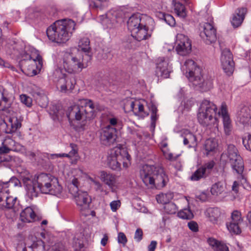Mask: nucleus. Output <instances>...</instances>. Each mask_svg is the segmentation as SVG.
I'll return each mask as SVG.
<instances>
[{"label": "nucleus", "instance_id": "1", "mask_svg": "<svg viewBox=\"0 0 251 251\" xmlns=\"http://www.w3.org/2000/svg\"><path fill=\"white\" fill-rule=\"evenodd\" d=\"M66 182L70 194L73 196L78 209L82 215L87 216L90 214L89 208L91 199L86 192L80 191L79 187L86 178V176L80 174H66Z\"/></svg>", "mask_w": 251, "mask_h": 251}, {"label": "nucleus", "instance_id": "2", "mask_svg": "<svg viewBox=\"0 0 251 251\" xmlns=\"http://www.w3.org/2000/svg\"><path fill=\"white\" fill-rule=\"evenodd\" d=\"M91 59V56L89 54L83 53L78 50H75L72 52L64 53L62 65L67 73L77 74L88 66V63Z\"/></svg>", "mask_w": 251, "mask_h": 251}, {"label": "nucleus", "instance_id": "3", "mask_svg": "<svg viewBox=\"0 0 251 251\" xmlns=\"http://www.w3.org/2000/svg\"><path fill=\"white\" fill-rule=\"evenodd\" d=\"M75 24L71 19L57 21L47 29V34L52 42L58 44L67 41L75 30Z\"/></svg>", "mask_w": 251, "mask_h": 251}, {"label": "nucleus", "instance_id": "4", "mask_svg": "<svg viewBox=\"0 0 251 251\" xmlns=\"http://www.w3.org/2000/svg\"><path fill=\"white\" fill-rule=\"evenodd\" d=\"M182 68L185 71L186 76L194 85L199 87L203 91L208 90L212 87V80L203 77L202 70L194 60H186Z\"/></svg>", "mask_w": 251, "mask_h": 251}, {"label": "nucleus", "instance_id": "5", "mask_svg": "<svg viewBox=\"0 0 251 251\" xmlns=\"http://www.w3.org/2000/svg\"><path fill=\"white\" fill-rule=\"evenodd\" d=\"M33 176L36 177L37 188L42 193L58 196L62 193V186L57 177L52 174H37Z\"/></svg>", "mask_w": 251, "mask_h": 251}, {"label": "nucleus", "instance_id": "6", "mask_svg": "<svg viewBox=\"0 0 251 251\" xmlns=\"http://www.w3.org/2000/svg\"><path fill=\"white\" fill-rule=\"evenodd\" d=\"M130 158L131 157L126 149L120 145L109 151L107 158V164L111 169L119 171L121 163H123L124 168H127L128 166Z\"/></svg>", "mask_w": 251, "mask_h": 251}, {"label": "nucleus", "instance_id": "7", "mask_svg": "<svg viewBox=\"0 0 251 251\" xmlns=\"http://www.w3.org/2000/svg\"><path fill=\"white\" fill-rule=\"evenodd\" d=\"M217 107L212 101L204 100L200 104L198 113L199 123L203 126L217 125Z\"/></svg>", "mask_w": 251, "mask_h": 251}, {"label": "nucleus", "instance_id": "8", "mask_svg": "<svg viewBox=\"0 0 251 251\" xmlns=\"http://www.w3.org/2000/svg\"><path fill=\"white\" fill-rule=\"evenodd\" d=\"M91 113H87L86 109L78 101L77 104L71 106L68 108L66 115L68 119L80 122L77 126L79 130H84L87 124V121L91 119Z\"/></svg>", "mask_w": 251, "mask_h": 251}, {"label": "nucleus", "instance_id": "9", "mask_svg": "<svg viewBox=\"0 0 251 251\" xmlns=\"http://www.w3.org/2000/svg\"><path fill=\"white\" fill-rule=\"evenodd\" d=\"M26 57V58H24L21 61L23 71L28 76L36 75V69L40 70L42 65L41 56L37 53L35 57H34L33 54H27Z\"/></svg>", "mask_w": 251, "mask_h": 251}, {"label": "nucleus", "instance_id": "10", "mask_svg": "<svg viewBox=\"0 0 251 251\" xmlns=\"http://www.w3.org/2000/svg\"><path fill=\"white\" fill-rule=\"evenodd\" d=\"M141 177L146 186L158 189L165 187L169 180L166 174H142Z\"/></svg>", "mask_w": 251, "mask_h": 251}, {"label": "nucleus", "instance_id": "11", "mask_svg": "<svg viewBox=\"0 0 251 251\" xmlns=\"http://www.w3.org/2000/svg\"><path fill=\"white\" fill-rule=\"evenodd\" d=\"M175 45L176 50L180 55H186L191 51V42L188 36L183 34H177Z\"/></svg>", "mask_w": 251, "mask_h": 251}, {"label": "nucleus", "instance_id": "12", "mask_svg": "<svg viewBox=\"0 0 251 251\" xmlns=\"http://www.w3.org/2000/svg\"><path fill=\"white\" fill-rule=\"evenodd\" d=\"M23 181L25 187L27 196L30 199L37 197L39 190L37 188L36 177L32 174H26L23 177Z\"/></svg>", "mask_w": 251, "mask_h": 251}, {"label": "nucleus", "instance_id": "13", "mask_svg": "<svg viewBox=\"0 0 251 251\" xmlns=\"http://www.w3.org/2000/svg\"><path fill=\"white\" fill-rule=\"evenodd\" d=\"M170 60L168 57H159L157 60L155 75L158 79L167 78L172 71Z\"/></svg>", "mask_w": 251, "mask_h": 251}, {"label": "nucleus", "instance_id": "14", "mask_svg": "<svg viewBox=\"0 0 251 251\" xmlns=\"http://www.w3.org/2000/svg\"><path fill=\"white\" fill-rule=\"evenodd\" d=\"M221 62L224 72L228 75H231L234 70V62L232 54L229 49H225L222 50Z\"/></svg>", "mask_w": 251, "mask_h": 251}, {"label": "nucleus", "instance_id": "15", "mask_svg": "<svg viewBox=\"0 0 251 251\" xmlns=\"http://www.w3.org/2000/svg\"><path fill=\"white\" fill-rule=\"evenodd\" d=\"M116 128L110 126V125L102 128L100 135L101 143L105 146H110L114 143L116 140Z\"/></svg>", "mask_w": 251, "mask_h": 251}, {"label": "nucleus", "instance_id": "16", "mask_svg": "<svg viewBox=\"0 0 251 251\" xmlns=\"http://www.w3.org/2000/svg\"><path fill=\"white\" fill-rule=\"evenodd\" d=\"M241 213L238 210L233 211L231 215L230 221L226 223V227L231 233L239 234L241 232L240 225L243 222Z\"/></svg>", "mask_w": 251, "mask_h": 251}, {"label": "nucleus", "instance_id": "17", "mask_svg": "<svg viewBox=\"0 0 251 251\" xmlns=\"http://www.w3.org/2000/svg\"><path fill=\"white\" fill-rule=\"evenodd\" d=\"M202 30L200 32V36L207 44L215 43L217 40L216 31L213 25L208 23H204L201 26Z\"/></svg>", "mask_w": 251, "mask_h": 251}, {"label": "nucleus", "instance_id": "18", "mask_svg": "<svg viewBox=\"0 0 251 251\" xmlns=\"http://www.w3.org/2000/svg\"><path fill=\"white\" fill-rule=\"evenodd\" d=\"M151 21L149 17L141 16L140 14H134L132 15L127 21V27L131 34L135 33L139 27L144 26V24L147 21Z\"/></svg>", "mask_w": 251, "mask_h": 251}, {"label": "nucleus", "instance_id": "19", "mask_svg": "<svg viewBox=\"0 0 251 251\" xmlns=\"http://www.w3.org/2000/svg\"><path fill=\"white\" fill-rule=\"evenodd\" d=\"M75 83V79L73 76L63 74L62 76L57 80L56 86L60 89L61 92L65 93L73 90Z\"/></svg>", "mask_w": 251, "mask_h": 251}, {"label": "nucleus", "instance_id": "20", "mask_svg": "<svg viewBox=\"0 0 251 251\" xmlns=\"http://www.w3.org/2000/svg\"><path fill=\"white\" fill-rule=\"evenodd\" d=\"M218 115H221L222 116L225 134L226 135H230L232 130V126L231 120L227 114L226 105L225 103L222 104L220 110L218 112Z\"/></svg>", "mask_w": 251, "mask_h": 251}, {"label": "nucleus", "instance_id": "21", "mask_svg": "<svg viewBox=\"0 0 251 251\" xmlns=\"http://www.w3.org/2000/svg\"><path fill=\"white\" fill-rule=\"evenodd\" d=\"M237 121L244 126L251 125V108L243 106L237 114Z\"/></svg>", "mask_w": 251, "mask_h": 251}, {"label": "nucleus", "instance_id": "22", "mask_svg": "<svg viewBox=\"0 0 251 251\" xmlns=\"http://www.w3.org/2000/svg\"><path fill=\"white\" fill-rule=\"evenodd\" d=\"M143 25L144 26H141L135 31V33L131 34L133 38L139 41L148 39L151 36V32L149 31L147 22Z\"/></svg>", "mask_w": 251, "mask_h": 251}, {"label": "nucleus", "instance_id": "23", "mask_svg": "<svg viewBox=\"0 0 251 251\" xmlns=\"http://www.w3.org/2000/svg\"><path fill=\"white\" fill-rule=\"evenodd\" d=\"M237 157H241V156L238 154V151L235 146L231 144L228 146L226 151L222 154L221 160L225 161L226 158H227L230 161H231L237 159Z\"/></svg>", "mask_w": 251, "mask_h": 251}, {"label": "nucleus", "instance_id": "24", "mask_svg": "<svg viewBox=\"0 0 251 251\" xmlns=\"http://www.w3.org/2000/svg\"><path fill=\"white\" fill-rule=\"evenodd\" d=\"M247 11V9L245 8H239L235 11L231 20V24L233 27H238L241 25Z\"/></svg>", "mask_w": 251, "mask_h": 251}, {"label": "nucleus", "instance_id": "25", "mask_svg": "<svg viewBox=\"0 0 251 251\" xmlns=\"http://www.w3.org/2000/svg\"><path fill=\"white\" fill-rule=\"evenodd\" d=\"M222 212L218 208H209L205 212V216L210 222L213 224L217 223L221 220Z\"/></svg>", "mask_w": 251, "mask_h": 251}, {"label": "nucleus", "instance_id": "26", "mask_svg": "<svg viewBox=\"0 0 251 251\" xmlns=\"http://www.w3.org/2000/svg\"><path fill=\"white\" fill-rule=\"evenodd\" d=\"M182 136L183 137V144L189 148H194L197 146V138L195 135L188 130L184 131Z\"/></svg>", "mask_w": 251, "mask_h": 251}, {"label": "nucleus", "instance_id": "27", "mask_svg": "<svg viewBox=\"0 0 251 251\" xmlns=\"http://www.w3.org/2000/svg\"><path fill=\"white\" fill-rule=\"evenodd\" d=\"M71 151L68 153H58V154H50L48 155V158L49 159H54L58 157H66L68 158H71L75 156L77 154V148L76 145L71 143L70 145Z\"/></svg>", "mask_w": 251, "mask_h": 251}, {"label": "nucleus", "instance_id": "28", "mask_svg": "<svg viewBox=\"0 0 251 251\" xmlns=\"http://www.w3.org/2000/svg\"><path fill=\"white\" fill-rule=\"evenodd\" d=\"M36 215L32 208L27 207L21 213L20 219L22 221L25 223H30L33 221Z\"/></svg>", "mask_w": 251, "mask_h": 251}, {"label": "nucleus", "instance_id": "29", "mask_svg": "<svg viewBox=\"0 0 251 251\" xmlns=\"http://www.w3.org/2000/svg\"><path fill=\"white\" fill-rule=\"evenodd\" d=\"M6 126L7 128L5 129V132L7 133H12L21 127V123L17 118L12 117L9 119Z\"/></svg>", "mask_w": 251, "mask_h": 251}, {"label": "nucleus", "instance_id": "30", "mask_svg": "<svg viewBox=\"0 0 251 251\" xmlns=\"http://www.w3.org/2000/svg\"><path fill=\"white\" fill-rule=\"evenodd\" d=\"M204 147L207 154L215 152L218 147V140L215 138H209L205 141Z\"/></svg>", "mask_w": 251, "mask_h": 251}, {"label": "nucleus", "instance_id": "31", "mask_svg": "<svg viewBox=\"0 0 251 251\" xmlns=\"http://www.w3.org/2000/svg\"><path fill=\"white\" fill-rule=\"evenodd\" d=\"M226 189V183L223 181H218L212 185L210 192L212 195L218 196L223 194Z\"/></svg>", "mask_w": 251, "mask_h": 251}, {"label": "nucleus", "instance_id": "32", "mask_svg": "<svg viewBox=\"0 0 251 251\" xmlns=\"http://www.w3.org/2000/svg\"><path fill=\"white\" fill-rule=\"evenodd\" d=\"M231 167L236 173H243L244 169V164L241 157H237V159L230 161Z\"/></svg>", "mask_w": 251, "mask_h": 251}, {"label": "nucleus", "instance_id": "33", "mask_svg": "<svg viewBox=\"0 0 251 251\" xmlns=\"http://www.w3.org/2000/svg\"><path fill=\"white\" fill-rule=\"evenodd\" d=\"M80 104L86 109L87 113H91V119L93 118L95 106L91 100L81 99L78 100Z\"/></svg>", "mask_w": 251, "mask_h": 251}, {"label": "nucleus", "instance_id": "34", "mask_svg": "<svg viewBox=\"0 0 251 251\" xmlns=\"http://www.w3.org/2000/svg\"><path fill=\"white\" fill-rule=\"evenodd\" d=\"M143 173H163L164 172L162 167L159 166H154L149 164L143 165L140 169Z\"/></svg>", "mask_w": 251, "mask_h": 251}, {"label": "nucleus", "instance_id": "35", "mask_svg": "<svg viewBox=\"0 0 251 251\" xmlns=\"http://www.w3.org/2000/svg\"><path fill=\"white\" fill-rule=\"evenodd\" d=\"M5 199L3 203H0V208H11L14 205L17 198L9 196V194H5L4 196Z\"/></svg>", "mask_w": 251, "mask_h": 251}, {"label": "nucleus", "instance_id": "36", "mask_svg": "<svg viewBox=\"0 0 251 251\" xmlns=\"http://www.w3.org/2000/svg\"><path fill=\"white\" fill-rule=\"evenodd\" d=\"M100 177L103 182L111 188L116 183V177L113 174H102Z\"/></svg>", "mask_w": 251, "mask_h": 251}, {"label": "nucleus", "instance_id": "37", "mask_svg": "<svg viewBox=\"0 0 251 251\" xmlns=\"http://www.w3.org/2000/svg\"><path fill=\"white\" fill-rule=\"evenodd\" d=\"M174 10L177 16L184 19L187 16V11L185 6L180 2H176L174 4Z\"/></svg>", "mask_w": 251, "mask_h": 251}, {"label": "nucleus", "instance_id": "38", "mask_svg": "<svg viewBox=\"0 0 251 251\" xmlns=\"http://www.w3.org/2000/svg\"><path fill=\"white\" fill-rule=\"evenodd\" d=\"M213 168L216 169L217 167L215 165V162L213 160H211L205 163L200 168H199L197 171H196L195 173H206L207 172H209L212 171Z\"/></svg>", "mask_w": 251, "mask_h": 251}, {"label": "nucleus", "instance_id": "39", "mask_svg": "<svg viewBox=\"0 0 251 251\" xmlns=\"http://www.w3.org/2000/svg\"><path fill=\"white\" fill-rule=\"evenodd\" d=\"M78 47L82 51L85 52L84 53L88 54L91 50L89 39L86 37L82 38L78 43Z\"/></svg>", "mask_w": 251, "mask_h": 251}, {"label": "nucleus", "instance_id": "40", "mask_svg": "<svg viewBox=\"0 0 251 251\" xmlns=\"http://www.w3.org/2000/svg\"><path fill=\"white\" fill-rule=\"evenodd\" d=\"M157 16L171 26H174L176 25L175 18L170 14L159 12L158 13Z\"/></svg>", "mask_w": 251, "mask_h": 251}, {"label": "nucleus", "instance_id": "41", "mask_svg": "<svg viewBox=\"0 0 251 251\" xmlns=\"http://www.w3.org/2000/svg\"><path fill=\"white\" fill-rule=\"evenodd\" d=\"M10 181L6 182H0V203H3L5 198L4 195L5 194H9V190L8 189Z\"/></svg>", "mask_w": 251, "mask_h": 251}, {"label": "nucleus", "instance_id": "42", "mask_svg": "<svg viewBox=\"0 0 251 251\" xmlns=\"http://www.w3.org/2000/svg\"><path fill=\"white\" fill-rule=\"evenodd\" d=\"M177 216L183 219H191L194 217L193 213L189 207L180 210L177 213Z\"/></svg>", "mask_w": 251, "mask_h": 251}, {"label": "nucleus", "instance_id": "43", "mask_svg": "<svg viewBox=\"0 0 251 251\" xmlns=\"http://www.w3.org/2000/svg\"><path fill=\"white\" fill-rule=\"evenodd\" d=\"M144 105L141 104L139 101H135V104L133 112L135 114H138L143 117H145L148 115V113L144 111Z\"/></svg>", "mask_w": 251, "mask_h": 251}, {"label": "nucleus", "instance_id": "44", "mask_svg": "<svg viewBox=\"0 0 251 251\" xmlns=\"http://www.w3.org/2000/svg\"><path fill=\"white\" fill-rule=\"evenodd\" d=\"M32 251H46L44 243L42 240H37L30 247Z\"/></svg>", "mask_w": 251, "mask_h": 251}, {"label": "nucleus", "instance_id": "45", "mask_svg": "<svg viewBox=\"0 0 251 251\" xmlns=\"http://www.w3.org/2000/svg\"><path fill=\"white\" fill-rule=\"evenodd\" d=\"M164 208L165 212L169 214H175L177 210L176 205L173 202L166 203Z\"/></svg>", "mask_w": 251, "mask_h": 251}, {"label": "nucleus", "instance_id": "46", "mask_svg": "<svg viewBox=\"0 0 251 251\" xmlns=\"http://www.w3.org/2000/svg\"><path fill=\"white\" fill-rule=\"evenodd\" d=\"M2 144L5 146L9 151L13 150L15 149V142L8 136L5 137Z\"/></svg>", "mask_w": 251, "mask_h": 251}, {"label": "nucleus", "instance_id": "47", "mask_svg": "<svg viewBox=\"0 0 251 251\" xmlns=\"http://www.w3.org/2000/svg\"><path fill=\"white\" fill-rule=\"evenodd\" d=\"M135 102L131 100H126L124 105V109L126 112L133 111L134 109Z\"/></svg>", "mask_w": 251, "mask_h": 251}, {"label": "nucleus", "instance_id": "48", "mask_svg": "<svg viewBox=\"0 0 251 251\" xmlns=\"http://www.w3.org/2000/svg\"><path fill=\"white\" fill-rule=\"evenodd\" d=\"M20 98L21 101L27 107H30L31 106L32 100L30 97L25 94H22L20 95Z\"/></svg>", "mask_w": 251, "mask_h": 251}, {"label": "nucleus", "instance_id": "49", "mask_svg": "<svg viewBox=\"0 0 251 251\" xmlns=\"http://www.w3.org/2000/svg\"><path fill=\"white\" fill-rule=\"evenodd\" d=\"M107 121L110 126L116 128V126L120 123V120L113 115H109L107 118Z\"/></svg>", "mask_w": 251, "mask_h": 251}, {"label": "nucleus", "instance_id": "50", "mask_svg": "<svg viewBox=\"0 0 251 251\" xmlns=\"http://www.w3.org/2000/svg\"><path fill=\"white\" fill-rule=\"evenodd\" d=\"M73 247L75 251H78L83 247V243L81 239L75 238L73 241Z\"/></svg>", "mask_w": 251, "mask_h": 251}, {"label": "nucleus", "instance_id": "51", "mask_svg": "<svg viewBox=\"0 0 251 251\" xmlns=\"http://www.w3.org/2000/svg\"><path fill=\"white\" fill-rule=\"evenodd\" d=\"M50 251H67V250L62 244L57 243L51 247Z\"/></svg>", "mask_w": 251, "mask_h": 251}, {"label": "nucleus", "instance_id": "52", "mask_svg": "<svg viewBox=\"0 0 251 251\" xmlns=\"http://www.w3.org/2000/svg\"><path fill=\"white\" fill-rule=\"evenodd\" d=\"M118 242L122 244L124 246L126 245L127 242V239L126 235L123 232H120L118 236Z\"/></svg>", "mask_w": 251, "mask_h": 251}, {"label": "nucleus", "instance_id": "53", "mask_svg": "<svg viewBox=\"0 0 251 251\" xmlns=\"http://www.w3.org/2000/svg\"><path fill=\"white\" fill-rule=\"evenodd\" d=\"M243 144L247 150L251 151V135H249L247 139H243Z\"/></svg>", "mask_w": 251, "mask_h": 251}, {"label": "nucleus", "instance_id": "54", "mask_svg": "<svg viewBox=\"0 0 251 251\" xmlns=\"http://www.w3.org/2000/svg\"><path fill=\"white\" fill-rule=\"evenodd\" d=\"M110 206L112 211L115 212L121 206V202L120 201H112Z\"/></svg>", "mask_w": 251, "mask_h": 251}, {"label": "nucleus", "instance_id": "55", "mask_svg": "<svg viewBox=\"0 0 251 251\" xmlns=\"http://www.w3.org/2000/svg\"><path fill=\"white\" fill-rule=\"evenodd\" d=\"M206 176L205 174H193L190 176V179L192 181H198L202 178H204Z\"/></svg>", "mask_w": 251, "mask_h": 251}, {"label": "nucleus", "instance_id": "56", "mask_svg": "<svg viewBox=\"0 0 251 251\" xmlns=\"http://www.w3.org/2000/svg\"><path fill=\"white\" fill-rule=\"evenodd\" d=\"M143 231L141 228H137L134 235V239L137 242H140L143 238Z\"/></svg>", "mask_w": 251, "mask_h": 251}, {"label": "nucleus", "instance_id": "57", "mask_svg": "<svg viewBox=\"0 0 251 251\" xmlns=\"http://www.w3.org/2000/svg\"><path fill=\"white\" fill-rule=\"evenodd\" d=\"M80 174L82 175L81 174ZM82 176H86V178H87L86 174H84L83 175H82ZM85 179H86V178H85ZM88 179L89 180H91L92 182V183L95 185V189L97 190H102L101 185L99 181L94 179L93 178H92L91 177H88Z\"/></svg>", "mask_w": 251, "mask_h": 251}, {"label": "nucleus", "instance_id": "58", "mask_svg": "<svg viewBox=\"0 0 251 251\" xmlns=\"http://www.w3.org/2000/svg\"><path fill=\"white\" fill-rule=\"evenodd\" d=\"M194 101L192 99H189L186 101H184V109L189 111L191 108L194 105Z\"/></svg>", "mask_w": 251, "mask_h": 251}, {"label": "nucleus", "instance_id": "59", "mask_svg": "<svg viewBox=\"0 0 251 251\" xmlns=\"http://www.w3.org/2000/svg\"><path fill=\"white\" fill-rule=\"evenodd\" d=\"M188 226L189 229L193 232L198 231V225L196 222L191 221L188 223Z\"/></svg>", "mask_w": 251, "mask_h": 251}, {"label": "nucleus", "instance_id": "60", "mask_svg": "<svg viewBox=\"0 0 251 251\" xmlns=\"http://www.w3.org/2000/svg\"><path fill=\"white\" fill-rule=\"evenodd\" d=\"M214 250L215 251H229L227 247L221 242L216 246Z\"/></svg>", "mask_w": 251, "mask_h": 251}, {"label": "nucleus", "instance_id": "61", "mask_svg": "<svg viewBox=\"0 0 251 251\" xmlns=\"http://www.w3.org/2000/svg\"><path fill=\"white\" fill-rule=\"evenodd\" d=\"M197 198L202 201H206L208 199L209 194L206 192H202L200 195H197Z\"/></svg>", "mask_w": 251, "mask_h": 251}, {"label": "nucleus", "instance_id": "62", "mask_svg": "<svg viewBox=\"0 0 251 251\" xmlns=\"http://www.w3.org/2000/svg\"><path fill=\"white\" fill-rule=\"evenodd\" d=\"M207 242L209 245L214 248V250H215V248H216V246H218V245H219V244L220 243L217 240L212 238H209L207 240Z\"/></svg>", "mask_w": 251, "mask_h": 251}, {"label": "nucleus", "instance_id": "63", "mask_svg": "<svg viewBox=\"0 0 251 251\" xmlns=\"http://www.w3.org/2000/svg\"><path fill=\"white\" fill-rule=\"evenodd\" d=\"M157 242L155 241H152L148 246L149 251H154L156 248Z\"/></svg>", "mask_w": 251, "mask_h": 251}, {"label": "nucleus", "instance_id": "64", "mask_svg": "<svg viewBox=\"0 0 251 251\" xmlns=\"http://www.w3.org/2000/svg\"><path fill=\"white\" fill-rule=\"evenodd\" d=\"M166 196L165 195L163 194H159L156 196V199L158 202L159 203H164V201L163 200L164 197Z\"/></svg>", "mask_w": 251, "mask_h": 251}]
</instances>
